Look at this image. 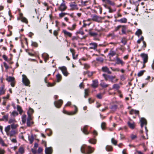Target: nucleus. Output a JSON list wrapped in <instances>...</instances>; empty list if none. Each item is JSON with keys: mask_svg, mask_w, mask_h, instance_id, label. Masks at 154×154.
<instances>
[{"mask_svg": "<svg viewBox=\"0 0 154 154\" xmlns=\"http://www.w3.org/2000/svg\"><path fill=\"white\" fill-rule=\"evenodd\" d=\"M81 152L85 154H91L94 150V149L90 146L85 145L82 146L81 148Z\"/></svg>", "mask_w": 154, "mask_h": 154, "instance_id": "f257e3e1", "label": "nucleus"}, {"mask_svg": "<svg viewBox=\"0 0 154 154\" xmlns=\"http://www.w3.org/2000/svg\"><path fill=\"white\" fill-rule=\"evenodd\" d=\"M102 76L104 78L105 81L111 82L112 83H115L118 80V79L116 78V76H113L106 73L103 74Z\"/></svg>", "mask_w": 154, "mask_h": 154, "instance_id": "f03ea898", "label": "nucleus"}, {"mask_svg": "<svg viewBox=\"0 0 154 154\" xmlns=\"http://www.w3.org/2000/svg\"><path fill=\"white\" fill-rule=\"evenodd\" d=\"M67 9V7L65 3V1L63 0V2L58 7V10L59 11L63 12L65 11Z\"/></svg>", "mask_w": 154, "mask_h": 154, "instance_id": "7ed1b4c3", "label": "nucleus"}, {"mask_svg": "<svg viewBox=\"0 0 154 154\" xmlns=\"http://www.w3.org/2000/svg\"><path fill=\"white\" fill-rule=\"evenodd\" d=\"M89 45L90 46L89 48V49H94L97 51L99 52H100V50H97L98 46V45L97 43L95 42H91L89 44Z\"/></svg>", "mask_w": 154, "mask_h": 154, "instance_id": "20e7f679", "label": "nucleus"}, {"mask_svg": "<svg viewBox=\"0 0 154 154\" xmlns=\"http://www.w3.org/2000/svg\"><path fill=\"white\" fill-rule=\"evenodd\" d=\"M100 70L103 72L107 74L108 75L112 73V72L109 70V69L107 66H103Z\"/></svg>", "mask_w": 154, "mask_h": 154, "instance_id": "39448f33", "label": "nucleus"}, {"mask_svg": "<svg viewBox=\"0 0 154 154\" xmlns=\"http://www.w3.org/2000/svg\"><path fill=\"white\" fill-rule=\"evenodd\" d=\"M59 69L61 71L63 75L66 76H67L69 74L68 73L67 71V69L65 66L59 67Z\"/></svg>", "mask_w": 154, "mask_h": 154, "instance_id": "423d86ee", "label": "nucleus"}, {"mask_svg": "<svg viewBox=\"0 0 154 154\" xmlns=\"http://www.w3.org/2000/svg\"><path fill=\"white\" fill-rule=\"evenodd\" d=\"M63 101L61 99L54 102V105L57 108H60L63 103Z\"/></svg>", "mask_w": 154, "mask_h": 154, "instance_id": "0eeeda50", "label": "nucleus"}, {"mask_svg": "<svg viewBox=\"0 0 154 154\" xmlns=\"http://www.w3.org/2000/svg\"><path fill=\"white\" fill-rule=\"evenodd\" d=\"M69 6L72 10H77L79 9L77 5L75 2H71Z\"/></svg>", "mask_w": 154, "mask_h": 154, "instance_id": "6e6552de", "label": "nucleus"}, {"mask_svg": "<svg viewBox=\"0 0 154 154\" xmlns=\"http://www.w3.org/2000/svg\"><path fill=\"white\" fill-rule=\"evenodd\" d=\"M94 30L93 29H90L88 30V34L90 36L96 37L98 35L97 32H94Z\"/></svg>", "mask_w": 154, "mask_h": 154, "instance_id": "1a4fd4ad", "label": "nucleus"}, {"mask_svg": "<svg viewBox=\"0 0 154 154\" xmlns=\"http://www.w3.org/2000/svg\"><path fill=\"white\" fill-rule=\"evenodd\" d=\"M22 76L23 77L22 81L23 83L26 86L28 85L29 84V80L25 75H23Z\"/></svg>", "mask_w": 154, "mask_h": 154, "instance_id": "9d476101", "label": "nucleus"}, {"mask_svg": "<svg viewBox=\"0 0 154 154\" xmlns=\"http://www.w3.org/2000/svg\"><path fill=\"white\" fill-rule=\"evenodd\" d=\"M141 57L143 60V63H146L148 61V56L147 54L144 53H142L140 54Z\"/></svg>", "mask_w": 154, "mask_h": 154, "instance_id": "9b49d317", "label": "nucleus"}, {"mask_svg": "<svg viewBox=\"0 0 154 154\" xmlns=\"http://www.w3.org/2000/svg\"><path fill=\"white\" fill-rule=\"evenodd\" d=\"M62 32L64 34V35L65 37H71L72 35V33L68 32L66 30L63 29L62 31Z\"/></svg>", "mask_w": 154, "mask_h": 154, "instance_id": "f8f14e48", "label": "nucleus"}, {"mask_svg": "<svg viewBox=\"0 0 154 154\" xmlns=\"http://www.w3.org/2000/svg\"><path fill=\"white\" fill-rule=\"evenodd\" d=\"M141 122L140 126L141 128H142L144 125H146L147 124V122L146 120L144 118H141L140 120Z\"/></svg>", "mask_w": 154, "mask_h": 154, "instance_id": "ddd939ff", "label": "nucleus"}, {"mask_svg": "<svg viewBox=\"0 0 154 154\" xmlns=\"http://www.w3.org/2000/svg\"><path fill=\"white\" fill-rule=\"evenodd\" d=\"M53 149L51 147H46L45 150L46 154H52Z\"/></svg>", "mask_w": 154, "mask_h": 154, "instance_id": "4468645a", "label": "nucleus"}, {"mask_svg": "<svg viewBox=\"0 0 154 154\" xmlns=\"http://www.w3.org/2000/svg\"><path fill=\"white\" fill-rule=\"evenodd\" d=\"M100 20V17L96 15H94L92 17V20L99 22Z\"/></svg>", "mask_w": 154, "mask_h": 154, "instance_id": "2eb2a0df", "label": "nucleus"}, {"mask_svg": "<svg viewBox=\"0 0 154 154\" xmlns=\"http://www.w3.org/2000/svg\"><path fill=\"white\" fill-rule=\"evenodd\" d=\"M88 126L85 125L84 126L83 128L82 129H81L83 132L85 134L87 135L89 134V132L88 131Z\"/></svg>", "mask_w": 154, "mask_h": 154, "instance_id": "dca6fc26", "label": "nucleus"}, {"mask_svg": "<svg viewBox=\"0 0 154 154\" xmlns=\"http://www.w3.org/2000/svg\"><path fill=\"white\" fill-rule=\"evenodd\" d=\"M115 21L119 22L121 23H126L127 22V20L126 18L124 17L120 20H116Z\"/></svg>", "mask_w": 154, "mask_h": 154, "instance_id": "f3484780", "label": "nucleus"}, {"mask_svg": "<svg viewBox=\"0 0 154 154\" xmlns=\"http://www.w3.org/2000/svg\"><path fill=\"white\" fill-rule=\"evenodd\" d=\"M103 4H108L110 5H114V3L110 0H101Z\"/></svg>", "mask_w": 154, "mask_h": 154, "instance_id": "a211bd4d", "label": "nucleus"}, {"mask_svg": "<svg viewBox=\"0 0 154 154\" xmlns=\"http://www.w3.org/2000/svg\"><path fill=\"white\" fill-rule=\"evenodd\" d=\"M103 4H108L110 5H114V3L110 0H101Z\"/></svg>", "mask_w": 154, "mask_h": 154, "instance_id": "6ab92c4d", "label": "nucleus"}, {"mask_svg": "<svg viewBox=\"0 0 154 154\" xmlns=\"http://www.w3.org/2000/svg\"><path fill=\"white\" fill-rule=\"evenodd\" d=\"M98 86V82L97 80H94L93 81V83L91 85V86L95 88H97Z\"/></svg>", "mask_w": 154, "mask_h": 154, "instance_id": "aec40b11", "label": "nucleus"}, {"mask_svg": "<svg viewBox=\"0 0 154 154\" xmlns=\"http://www.w3.org/2000/svg\"><path fill=\"white\" fill-rule=\"evenodd\" d=\"M116 51H113L112 49H111L109 51V52L108 54V56H109L110 57H112L116 55Z\"/></svg>", "mask_w": 154, "mask_h": 154, "instance_id": "412c9836", "label": "nucleus"}, {"mask_svg": "<svg viewBox=\"0 0 154 154\" xmlns=\"http://www.w3.org/2000/svg\"><path fill=\"white\" fill-rule=\"evenodd\" d=\"M125 63L121 60L119 58L117 57L116 59V64H121L122 65H123Z\"/></svg>", "mask_w": 154, "mask_h": 154, "instance_id": "4be33fe9", "label": "nucleus"}, {"mask_svg": "<svg viewBox=\"0 0 154 154\" xmlns=\"http://www.w3.org/2000/svg\"><path fill=\"white\" fill-rule=\"evenodd\" d=\"M130 114L131 115L135 114L137 115H139V111L138 110H137L132 109L130 111Z\"/></svg>", "mask_w": 154, "mask_h": 154, "instance_id": "5701e85b", "label": "nucleus"}, {"mask_svg": "<svg viewBox=\"0 0 154 154\" xmlns=\"http://www.w3.org/2000/svg\"><path fill=\"white\" fill-rule=\"evenodd\" d=\"M6 80L8 82H11L15 80V78L14 77L9 76L6 79Z\"/></svg>", "mask_w": 154, "mask_h": 154, "instance_id": "b1692460", "label": "nucleus"}, {"mask_svg": "<svg viewBox=\"0 0 154 154\" xmlns=\"http://www.w3.org/2000/svg\"><path fill=\"white\" fill-rule=\"evenodd\" d=\"M76 34H80L82 35H84L85 34L83 32V28L81 27L79 30H78L76 32Z\"/></svg>", "mask_w": 154, "mask_h": 154, "instance_id": "393cba45", "label": "nucleus"}, {"mask_svg": "<svg viewBox=\"0 0 154 154\" xmlns=\"http://www.w3.org/2000/svg\"><path fill=\"white\" fill-rule=\"evenodd\" d=\"M78 109L77 107L75 106V111L74 112H72L68 113V114L69 115H73L75 114L77 112Z\"/></svg>", "mask_w": 154, "mask_h": 154, "instance_id": "a878e982", "label": "nucleus"}, {"mask_svg": "<svg viewBox=\"0 0 154 154\" xmlns=\"http://www.w3.org/2000/svg\"><path fill=\"white\" fill-rule=\"evenodd\" d=\"M120 88V86L119 84H115L112 85V89H116V90H118Z\"/></svg>", "mask_w": 154, "mask_h": 154, "instance_id": "bb28decb", "label": "nucleus"}, {"mask_svg": "<svg viewBox=\"0 0 154 154\" xmlns=\"http://www.w3.org/2000/svg\"><path fill=\"white\" fill-rule=\"evenodd\" d=\"M89 142L92 144H95L97 142V140L95 138H91L88 140Z\"/></svg>", "mask_w": 154, "mask_h": 154, "instance_id": "cd10ccee", "label": "nucleus"}, {"mask_svg": "<svg viewBox=\"0 0 154 154\" xmlns=\"http://www.w3.org/2000/svg\"><path fill=\"white\" fill-rule=\"evenodd\" d=\"M100 86L103 88H106L109 86V85L106 83L102 82L100 83Z\"/></svg>", "mask_w": 154, "mask_h": 154, "instance_id": "c85d7f7f", "label": "nucleus"}, {"mask_svg": "<svg viewBox=\"0 0 154 154\" xmlns=\"http://www.w3.org/2000/svg\"><path fill=\"white\" fill-rule=\"evenodd\" d=\"M106 149L107 151L110 152L112 151L113 148L112 146L107 145L106 147Z\"/></svg>", "mask_w": 154, "mask_h": 154, "instance_id": "c756f323", "label": "nucleus"}, {"mask_svg": "<svg viewBox=\"0 0 154 154\" xmlns=\"http://www.w3.org/2000/svg\"><path fill=\"white\" fill-rule=\"evenodd\" d=\"M142 34V32L140 29H138L136 32H135V35H137L138 37H139L140 35H141Z\"/></svg>", "mask_w": 154, "mask_h": 154, "instance_id": "7c9ffc66", "label": "nucleus"}, {"mask_svg": "<svg viewBox=\"0 0 154 154\" xmlns=\"http://www.w3.org/2000/svg\"><path fill=\"white\" fill-rule=\"evenodd\" d=\"M96 59L97 61L100 63H103L104 61V59L103 58L99 57H97Z\"/></svg>", "mask_w": 154, "mask_h": 154, "instance_id": "2f4dec72", "label": "nucleus"}, {"mask_svg": "<svg viewBox=\"0 0 154 154\" xmlns=\"http://www.w3.org/2000/svg\"><path fill=\"white\" fill-rule=\"evenodd\" d=\"M70 51L72 53L73 58L74 59H75L76 57H75V50L73 48H70Z\"/></svg>", "mask_w": 154, "mask_h": 154, "instance_id": "473e14b6", "label": "nucleus"}, {"mask_svg": "<svg viewBox=\"0 0 154 154\" xmlns=\"http://www.w3.org/2000/svg\"><path fill=\"white\" fill-rule=\"evenodd\" d=\"M56 78L57 82H60L62 79V77L61 75L58 73L56 75Z\"/></svg>", "mask_w": 154, "mask_h": 154, "instance_id": "72a5a7b5", "label": "nucleus"}, {"mask_svg": "<svg viewBox=\"0 0 154 154\" xmlns=\"http://www.w3.org/2000/svg\"><path fill=\"white\" fill-rule=\"evenodd\" d=\"M107 37L108 38L111 37L112 39H113L115 37V35L114 32H112L108 34L107 35Z\"/></svg>", "mask_w": 154, "mask_h": 154, "instance_id": "f704fd0d", "label": "nucleus"}, {"mask_svg": "<svg viewBox=\"0 0 154 154\" xmlns=\"http://www.w3.org/2000/svg\"><path fill=\"white\" fill-rule=\"evenodd\" d=\"M18 151L21 154H23L25 152L24 148L23 147H20L18 150Z\"/></svg>", "mask_w": 154, "mask_h": 154, "instance_id": "c9c22d12", "label": "nucleus"}, {"mask_svg": "<svg viewBox=\"0 0 154 154\" xmlns=\"http://www.w3.org/2000/svg\"><path fill=\"white\" fill-rule=\"evenodd\" d=\"M17 111H19V113L21 115L23 112V110L21 106L19 105H17Z\"/></svg>", "mask_w": 154, "mask_h": 154, "instance_id": "e433bc0d", "label": "nucleus"}, {"mask_svg": "<svg viewBox=\"0 0 154 154\" xmlns=\"http://www.w3.org/2000/svg\"><path fill=\"white\" fill-rule=\"evenodd\" d=\"M26 115H23L22 117V121L23 124H25L26 122Z\"/></svg>", "mask_w": 154, "mask_h": 154, "instance_id": "4c0bfd02", "label": "nucleus"}, {"mask_svg": "<svg viewBox=\"0 0 154 154\" xmlns=\"http://www.w3.org/2000/svg\"><path fill=\"white\" fill-rule=\"evenodd\" d=\"M20 20H21V21L27 24L28 23V20L26 18L24 17H22L20 19Z\"/></svg>", "mask_w": 154, "mask_h": 154, "instance_id": "58836bf2", "label": "nucleus"}, {"mask_svg": "<svg viewBox=\"0 0 154 154\" xmlns=\"http://www.w3.org/2000/svg\"><path fill=\"white\" fill-rule=\"evenodd\" d=\"M122 32L123 34H126V29L127 28V26L126 25H122Z\"/></svg>", "mask_w": 154, "mask_h": 154, "instance_id": "ea45409f", "label": "nucleus"}, {"mask_svg": "<svg viewBox=\"0 0 154 154\" xmlns=\"http://www.w3.org/2000/svg\"><path fill=\"white\" fill-rule=\"evenodd\" d=\"M128 124L130 128L134 129V123H131L130 122H128Z\"/></svg>", "mask_w": 154, "mask_h": 154, "instance_id": "a19ab883", "label": "nucleus"}, {"mask_svg": "<svg viewBox=\"0 0 154 154\" xmlns=\"http://www.w3.org/2000/svg\"><path fill=\"white\" fill-rule=\"evenodd\" d=\"M34 140V138L33 136L32 135L31 137H29V143L31 144L32 143Z\"/></svg>", "mask_w": 154, "mask_h": 154, "instance_id": "79ce46f5", "label": "nucleus"}, {"mask_svg": "<svg viewBox=\"0 0 154 154\" xmlns=\"http://www.w3.org/2000/svg\"><path fill=\"white\" fill-rule=\"evenodd\" d=\"M106 122H103L101 123V128L103 130H104L106 128Z\"/></svg>", "mask_w": 154, "mask_h": 154, "instance_id": "37998d69", "label": "nucleus"}, {"mask_svg": "<svg viewBox=\"0 0 154 154\" xmlns=\"http://www.w3.org/2000/svg\"><path fill=\"white\" fill-rule=\"evenodd\" d=\"M34 122L32 121H26L27 126L28 127H31V125H32Z\"/></svg>", "mask_w": 154, "mask_h": 154, "instance_id": "c03bdc74", "label": "nucleus"}, {"mask_svg": "<svg viewBox=\"0 0 154 154\" xmlns=\"http://www.w3.org/2000/svg\"><path fill=\"white\" fill-rule=\"evenodd\" d=\"M76 26V24H74L72 25V27H68L67 29L70 30H73L75 29Z\"/></svg>", "mask_w": 154, "mask_h": 154, "instance_id": "a18cd8bd", "label": "nucleus"}, {"mask_svg": "<svg viewBox=\"0 0 154 154\" xmlns=\"http://www.w3.org/2000/svg\"><path fill=\"white\" fill-rule=\"evenodd\" d=\"M66 15H69V14L67 13H61L59 14V16L60 18H61Z\"/></svg>", "mask_w": 154, "mask_h": 154, "instance_id": "49530a36", "label": "nucleus"}, {"mask_svg": "<svg viewBox=\"0 0 154 154\" xmlns=\"http://www.w3.org/2000/svg\"><path fill=\"white\" fill-rule=\"evenodd\" d=\"M79 36H73L72 37L71 40L73 42H75V41H77L79 39Z\"/></svg>", "mask_w": 154, "mask_h": 154, "instance_id": "de8ad7c7", "label": "nucleus"}, {"mask_svg": "<svg viewBox=\"0 0 154 154\" xmlns=\"http://www.w3.org/2000/svg\"><path fill=\"white\" fill-rule=\"evenodd\" d=\"M32 115L31 114H29V113L28 112V117L27 119V121H32Z\"/></svg>", "mask_w": 154, "mask_h": 154, "instance_id": "09e8293b", "label": "nucleus"}, {"mask_svg": "<svg viewBox=\"0 0 154 154\" xmlns=\"http://www.w3.org/2000/svg\"><path fill=\"white\" fill-rule=\"evenodd\" d=\"M84 68L85 69H88L90 68V66L87 63H85L84 64Z\"/></svg>", "mask_w": 154, "mask_h": 154, "instance_id": "8fccbe9b", "label": "nucleus"}, {"mask_svg": "<svg viewBox=\"0 0 154 154\" xmlns=\"http://www.w3.org/2000/svg\"><path fill=\"white\" fill-rule=\"evenodd\" d=\"M145 70H141L137 74V75L138 77H140L142 76L144 73L145 72Z\"/></svg>", "mask_w": 154, "mask_h": 154, "instance_id": "3c124183", "label": "nucleus"}, {"mask_svg": "<svg viewBox=\"0 0 154 154\" xmlns=\"http://www.w3.org/2000/svg\"><path fill=\"white\" fill-rule=\"evenodd\" d=\"M11 129V127L10 125H8L5 128V131L6 133H8L9 131Z\"/></svg>", "mask_w": 154, "mask_h": 154, "instance_id": "603ef678", "label": "nucleus"}, {"mask_svg": "<svg viewBox=\"0 0 154 154\" xmlns=\"http://www.w3.org/2000/svg\"><path fill=\"white\" fill-rule=\"evenodd\" d=\"M34 110L32 108L29 107V110L27 112V114L28 113V112H29V114H31V115H32V114L34 113Z\"/></svg>", "mask_w": 154, "mask_h": 154, "instance_id": "864d4df0", "label": "nucleus"}, {"mask_svg": "<svg viewBox=\"0 0 154 154\" xmlns=\"http://www.w3.org/2000/svg\"><path fill=\"white\" fill-rule=\"evenodd\" d=\"M28 54L29 56H31L36 57V56H38V54L35 53H32L29 52H28Z\"/></svg>", "mask_w": 154, "mask_h": 154, "instance_id": "5fc2aeb1", "label": "nucleus"}, {"mask_svg": "<svg viewBox=\"0 0 154 154\" xmlns=\"http://www.w3.org/2000/svg\"><path fill=\"white\" fill-rule=\"evenodd\" d=\"M111 142L113 144L116 145L117 143V141L115 140L113 138H112L111 139Z\"/></svg>", "mask_w": 154, "mask_h": 154, "instance_id": "6e6d98bb", "label": "nucleus"}, {"mask_svg": "<svg viewBox=\"0 0 154 154\" xmlns=\"http://www.w3.org/2000/svg\"><path fill=\"white\" fill-rule=\"evenodd\" d=\"M16 134V132L15 130H11L10 133V136L11 137L14 136Z\"/></svg>", "mask_w": 154, "mask_h": 154, "instance_id": "4d7b16f0", "label": "nucleus"}, {"mask_svg": "<svg viewBox=\"0 0 154 154\" xmlns=\"http://www.w3.org/2000/svg\"><path fill=\"white\" fill-rule=\"evenodd\" d=\"M5 92V89L3 88L0 89V96L4 94Z\"/></svg>", "mask_w": 154, "mask_h": 154, "instance_id": "13d9d810", "label": "nucleus"}, {"mask_svg": "<svg viewBox=\"0 0 154 154\" xmlns=\"http://www.w3.org/2000/svg\"><path fill=\"white\" fill-rule=\"evenodd\" d=\"M11 126L12 129H16L18 126V125H17L12 124L11 125Z\"/></svg>", "mask_w": 154, "mask_h": 154, "instance_id": "bf43d9fd", "label": "nucleus"}, {"mask_svg": "<svg viewBox=\"0 0 154 154\" xmlns=\"http://www.w3.org/2000/svg\"><path fill=\"white\" fill-rule=\"evenodd\" d=\"M31 45L32 46L35 47H37L38 46L37 43L35 42H32Z\"/></svg>", "mask_w": 154, "mask_h": 154, "instance_id": "052dcab7", "label": "nucleus"}, {"mask_svg": "<svg viewBox=\"0 0 154 154\" xmlns=\"http://www.w3.org/2000/svg\"><path fill=\"white\" fill-rule=\"evenodd\" d=\"M117 108V105H114L112 106L111 109L113 110H115Z\"/></svg>", "mask_w": 154, "mask_h": 154, "instance_id": "680f3d73", "label": "nucleus"}, {"mask_svg": "<svg viewBox=\"0 0 154 154\" xmlns=\"http://www.w3.org/2000/svg\"><path fill=\"white\" fill-rule=\"evenodd\" d=\"M94 73H95V72H90V71H89L88 72V77H91L93 75V74Z\"/></svg>", "mask_w": 154, "mask_h": 154, "instance_id": "e2e57ef3", "label": "nucleus"}, {"mask_svg": "<svg viewBox=\"0 0 154 154\" xmlns=\"http://www.w3.org/2000/svg\"><path fill=\"white\" fill-rule=\"evenodd\" d=\"M4 66L5 67V68L6 70H8V69L9 68V67L8 65L5 62H4L3 63Z\"/></svg>", "mask_w": 154, "mask_h": 154, "instance_id": "0e129e2a", "label": "nucleus"}, {"mask_svg": "<svg viewBox=\"0 0 154 154\" xmlns=\"http://www.w3.org/2000/svg\"><path fill=\"white\" fill-rule=\"evenodd\" d=\"M8 114H7L6 115H4L3 116V119H4H4H5L7 121H8Z\"/></svg>", "mask_w": 154, "mask_h": 154, "instance_id": "69168bd1", "label": "nucleus"}, {"mask_svg": "<svg viewBox=\"0 0 154 154\" xmlns=\"http://www.w3.org/2000/svg\"><path fill=\"white\" fill-rule=\"evenodd\" d=\"M58 30H55L54 31V32H53V34L54 35L56 36H57V35H58Z\"/></svg>", "mask_w": 154, "mask_h": 154, "instance_id": "338daca9", "label": "nucleus"}, {"mask_svg": "<svg viewBox=\"0 0 154 154\" xmlns=\"http://www.w3.org/2000/svg\"><path fill=\"white\" fill-rule=\"evenodd\" d=\"M122 25H119L118 26H117L115 28V31H117L119 30V29L121 27H122Z\"/></svg>", "mask_w": 154, "mask_h": 154, "instance_id": "774afa93", "label": "nucleus"}]
</instances>
